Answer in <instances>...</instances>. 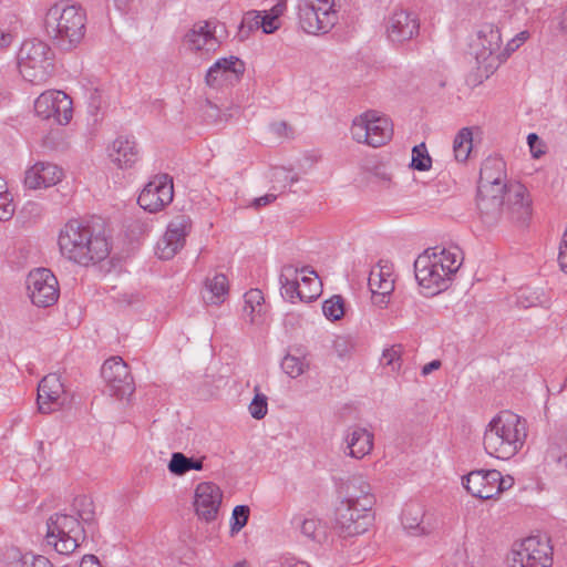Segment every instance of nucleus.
I'll use <instances>...</instances> for the list:
<instances>
[{
    "label": "nucleus",
    "instance_id": "nucleus-1",
    "mask_svg": "<svg viewBox=\"0 0 567 567\" xmlns=\"http://www.w3.org/2000/svg\"><path fill=\"white\" fill-rule=\"evenodd\" d=\"M58 244L62 256L81 266L100 262L110 254V245L104 234L79 219H71L64 225Z\"/></svg>",
    "mask_w": 567,
    "mask_h": 567
},
{
    "label": "nucleus",
    "instance_id": "nucleus-2",
    "mask_svg": "<svg viewBox=\"0 0 567 567\" xmlns=\"http://www.w3.org/2000/svg\"><path fill=\"white\" fill-rule=\"evenodd\" d=\"M506 163L502 157L488 156L480 171L476 205L481 220L488 227L495 226L502 216L505 203Z\"/></svg>",
    "mask_w": 567,
    "mask_h": 567
},
{
    "label": "nucleus",
    "instance_id": "nucleus-3",
    "mask_svg": "<svg viewBox=\"0 0 567 567\" xmlns=\"http://www.w3.org/2000/svg\"><path fill=\"white\" fill-rule=\"evenodd\" d=\"M44 30L56 47L70 51L76 48L85 35L86 12L78 3L56 2L45 13Z\"/></svg>",
    "mask_w": 567,
    "mask_h": 567
},
{
    "label": "nucleus",
    "instance_id": "nucleus-4",
    "mask_svg": "<svg viewBox=\"0 0 567 567\" xmlns=\"http://www.w3.org/2000/svg\"><path fill=\"white\" fill-rule=\"evenodd\" d=\"M526 437V420L505 411L491 420L484 433L483 444L491 456L509 460L519 452Z\"/></svg>",
    "mask_w": 567,
    "mask_h": 567
},
{
    "label": "nucleus",
    "instance_id": "nucleus-5",
    "mask_svg": "<svg viewBox=\"0 0 567 567\" xmlns=\"http://www.w3.org/2000/svg\"><path fill=\"white\" fill-rule=\"evenodd\" d=\"M54 53L42 40H25L18 52L19 72L25 81L44 83L54 71Z\"/></svg>",
    "mask_w": 567,
    "mask_h": 567
},
{
    "label": "nucleus",
    "instance_id": "nucleus-6",
    "mask_svg": "<svg viewBox=\"0 0 567 567\" xmlns=\"http://www.w3.org/2000/svg\"><path fill=\"white\" fill-rule=\"evenodd\" d=\"M87 536V526L74 515L55 513L47 520V543L61 555L74 553Z\"/></svg>",
    "mask_w": 567,
    "mask_h": 567
},
{
    "label": "nucleus",
    "instance_id": "nucleus-7",
    "mask_svg": "<svg viewBox=\"0 0 567 567\" xmlns=\"http://www.w3.org/2000/svg\"><path fill=\"white\" fill-rule=\"evenodd\" d=\"M351 134L359 143L380 147L391 140L393 127L388 117L378 115L377 111H368L353 121Z\"/></svg>",
    "mask_w": 567,
    "mask_h": 567
},
{
    "label": "nucleus",
    "instance_id": "nucleus-8",
    "mask_svg": "<svg viewBox=\"0 0 567 567\" xmlns=\"http://www.w3.org/2000/svg\"><path fill=\"white\" fill-rule=\"evenodd\" d=\"M414 275L419 286L431 296L446 289L451 280L440 259H436L435 248H427L417 256L414 261Z\"/></svg>",
    "mask_w": 567,
    "mask_h": 567
},
{
    "label": "nucleus",
    "instance_id": "nucleus-9",
    "mask_svg": "<svg viewBox=\"0 0 567 567\" xmlns=\"http://www.w3.org/2000/svg\"><path fill=\"white\" fill-rule=\"evenodd\" d=\"M27 289L32 303L37 307L53 306L60 296L59 282L48 268H37L29 272Z\"/></svg>",
    "mask_w": 567,
    "mask_h": 567
},
{
    "label": "nucleus",
    "instance_id": "nucleus-10",
    "mask_svg": "<svg viewBox=\"0 0 567 567\" xmlns=\"http://www.w3.org/2000/svg\"><path fill=\"white\" fill-rule=\"evenodd\" d=\"M101 375L112 396L123 400L130 398L135 391V383L128 365L121 357L105 360L101 368Z\"/></svg>",
    "mask_w": 567,
    "mask_h": 567
},
{
    "label": "nucleus",
    "instance_id": "nucleus-11",
    "mask_svg": "<svg viewBox=\"0 0 567 567\" xmlns=\"http://www.w3.org/2000/svg\"><path fill=\"white\" fill-rule=\"evenodd\" d=\"M34 112L42 120L66 125L72 118V101L62 91H47L34 101Z\"/></svg>",
    "mask_w": 567,
    "mask_h": 567
},
{
    "label": "nucleus",
    "instance_id": "nucleus-12",
    "mask_svg": "<svg viewBox=\"0 0 567 567\" xmlns=\"http://www.w3.org/2000/svg\"><path fill=\"white\" fill-rule=\"evenodd\" d=\"M173 178L168 174L155 175L142 189L137 203L150 213H157L172 203Z\"/></svg>",
    "mask_w": 567,
    "mask_h": 567
},
{
    "label": "nucleus",
    "instance_id": "nucleus-13",
    "mask_svg": "<svg viewBox=\"0 0 567 567\" xmlns=\"http://www.w3.org/2000/svg\"><path fill=\"white\" fill-rule=\"evenodd\" d=\"M192 229V220L186 215L175 216L167 225L166 231L156 244L155 254L162 260L172 259L185 245Z\"/></svg>",
    "mask_w": 567,
    "mask_h": 567
},
{
    "label": "nucleus",
    "instance_id": "nucleus-14",
    "mask_svg": "<svg viewBox=\"0 0 567 567\" xmlns=\"http://www.w3.org/2000/svg\"><path fill=\"white\" fill-rule=\"evenodd\" d=\"M419 16L408 9H395L385 20V33L393 44H403L419 35Z\"/></svg>",
    "mask_w": 567,
    "mask_h": 567
},
{
    "label": "nucleus",
    "instance_id": "nucleus-15",
    "mask_svg": "<svg viewBox=\"0 0 567 567\" xmlns=\"http://www.w3.org/2000/svg\"><path fill=\"white\" fill-rule=\"evenodd\" d=\"M337 526L344 537L363 534L372 524L371 511H363L358 504L341 502L336 513Z\"/></svg>",
    "mask_w": 567,
    "mask_h": 567
},
{
    "label": "nucleus",
    "instance_id": "nucleus-16",
    "mask_svg": "<svg viewBox=\"0 0 567 567\" xmlns=\"http://www.w3.org/2000/svg\"><path fill=\"white\" fill-rule=\"evenodd\" d=\"M245 70V63L238 56L220 58L207 70L205 83L214 89L234 85L240 81Z\"/></svg>",
    "mask_w": 567,
    "mask_h": 567
},
{
    "label": "nucleus",
    "instance_id": "nucleus-17",
    "mask_svg": "<svg viewBox=\"0 0 567 567\" xmlns=\"http://www.w3.org/2000/svg\"><path fill=\"white\" fill-rule=\"evenodd\" d=\"M223 493L213 482L199 483L195 489L194 507L197 516L206 522L216 519Z\"/></svg>",
    "mask_w": 567,
    "mask_h": 567
},
{
    "label": "nucleus",
    "instance_id": "nucleus-18",
    "mask_svg": "<svg viewBox=\"0 0 567 567\" xmlns=\"http://www.w3.org/2000/svg\"><path fill=\"white\" fill-rule=\"evenodd\" d=\"M64 386L60 375L50 373L45 375L38 385V409L41 413H51L63 404L61 401L64 394Z\"/></svg>",
    "mask_w": 567,
    "mask_h": 567
},
{
    "label": "nucleus",
    "instance_id": "nucleus-19",
    "mask_svg": "<svg viewBox=\"0 0 567 567\" xmlns=\"http://www.w3.org/2000/svg\"><path fill=\"white\" fill-rule=\"evenodd\" d=\"M509 218L519 225H526L532 217V200L522 184H509L505 192Z\"/></svg>",
    "mask_w": 567,
    "mask_h": 567
},
{
    "label": "nucleus",
    "instance_id": "nucleus-20",
    "mask_svg": "<svg viewBox=\"0 0 567 567\" xmlns=\"http://www.w3.org/2000/svg\"><path fill=\"white\" fill-rule=\"evenodd\" d=\"M322 20H317L313 2L310 0H300L298 3V18L301 29L309 34L327 33L338 21V17L331 13L321 12Z\"/></svg>",
    "mask_w": 567,
    "mask_h": 567
},
{
    "label": "nucleus",
    "instance_id": "nucleus-21",
    "mask_svg": "<svg viewBox=\"0 0 567 567\" xmlns=\"http://www.w3.org/2000/svg\"><path fill=\"white\" fill-rule=\"evenodd\" d=\"M499 480L501 472L497 470H477L463 477V486L474 497L491 499L494 497V485Z\"/></svg>",
    "mask_w": 567,
    "mask_h": 567
},
{
    "label": "nucleus",
    "instance_id": "nucleus-22",
    "mask_svg": "<svg viewBox=\"0 0 567 567\" xmlns=\"http://www.w3.org/2000/svg\"><path fill=\"white\" fill-rule=\"evenodd\" d=\"M63 177V171L55 164L38 162L25 172L24 185L29 189L48 188L58 184Z\"/></svg>",
    "mask_w": 567,
    "mask_h": 567
},
{
    "label": "nucleus",
    "instance_id": "nucleus-23",
    "mask_svg": "<svg viewBox=\"0 0 567 567\" xmlns=\"http://www.w3.org/2000/svg\"><path fill=\"white\" fill-rule=\"evenodd\" d=\"M298 272L299 269L292 265H285L282 267L279 276L281 296L291 302H295V299H299L302 302H311L316 300L319 296L318 289H315L313 291L310 290L309 293H305L299 286Z\"/></svg>",
    "mask_w": 567,
    "mask_h": 567
},
{
    "label": "nucleus",
    "instance_id": "nucleus-24",
    "mask_svg": "<svg viewBox=\"0 0 567 567\" xmlns=\"http://www.w3.org/2000/svg\"><path fill=\"white\" fill-rule=\"evenodd\" d=\"M111 161L118 168H131L140 161V150L133 136H118L109 148Z\"/></svg>",
    "mask_w": 567,
    "mask_h": 567
},
{
    "label": "nucleus",
    "instance_id": "nucleus-25",
    "mask_svg": "<svg viewBox=\"0 0 567 567\" xmlns=\"http://www.w3.org/2000/svg\"><path fill=\"white\" fill-rule=\"evenodd\" d=\"M344 499L350 504H358L363 511H372L375 503L370 484L362 476H352L343 485Z\"/></svg>",
    "mask_w": 567,
    "mask_h": 567
},
{
    "label": "nucleus",
    "instance_id": "nucleus-26",
    "mask_svg": "<svg viewBox=\"0 0 567 567\" xmlns=\"http://www.w3.org/2000/svg\"><path fill=\"white\" fill-rule=\"evenodd\" d=\"M184 41L190 50L205 51L206 53L215 52L219 47L215 31L209 29L208 22L196 23L185 34Z\"/></svg>",
    "mask_w": 567,
    "mask_h": 567
},
{
    "label": "nucleus",
    "instance_id": "nucleus-27",
    "mask_svg": "<svg viewBox=\"0 0 567 567\" xmlns=\"http://www.w3.org/2000/svg\"><path fill=\"white\" fill-rule=\"evenodd\" d=\"M347 447L351 457L362 458L373 447V434L360 426L350 427L347 435Z\"/></svg>",
    "mask_w": 567,
    "mask_h": 567
},
{
    "label": "nucleus",
    "instance_id": "nucleus-28",
    "mask_svg": "<svg viewBox=\"0 0 567 567\" xmlns=\"http://www.w3.org/2000/svg\"><path fill=\"white\" fill-rule=\"evenodd\" d=\"M228 279L224 274H216L213 278L205 281V291L203 299L206 303L220 305L228 295Z\"/></svg>",
    "mask_w": 567,
    "mask_h": 567
},
{
    "label": "nucleus",
    "instance_id": "nucleus-29",
    "mask_svg": "<svg viewBox=\"0 0 567 567\" xmlns=\"http://www.w3.org/2000/svg\"><path fill=\"white\" fill-rule=\"evenodd\" d=\"M73 511L82 524L87 526L90 536L94 538L97 532V525L95 520L94 503L91 497L86 495L76 496L73 501Z\"/></svg>",
    "mask_w": 567,
    "mask_h": 567
},
{
    "label": "nucleus",
    "instance_id": "nucleus-30",
    "mask_svg": "<svg viewBox=\"0 0 567 567\" xmlns=\"http://www.w3.org/2000/svg\"><path fill=\"white\" fill-rule=\"evenodd\" d=\"M520 547H525L527 551L532 553L540 563L547 567L553 565V547L549 545V539H544L539 536H530L520 543Z\"/></svg>",
    "mask_w": 567,
    "mask_h": 567
},
{
    "label": "nucleus",
    "instance_id": "nucleus-31",
    "mask_svg": "<svg viewBox=\"0 0 567 567\" xmlns=\"http://www.w3.org/2000/svg\"><path fill=\"white\" fill-rule=\"evenodd\" d=\"M480 44L482 45L484 55L487 53L492 55L496 53L502 43V37L498 28L492 23H487L482 25V28L477 32Z\"/></svg>",
    "mask_w": 567,
    "mask_h": 567
},
{
    "label": "nucleus",
    "instance_id": "nucleus-32",
    "mask_svg": "<svg viewBox=\"0 0 567 567\" xmlns=\"http://www.w3.org/2000/svg\"><path fill=\"white\" fill-rule=\"evenodd\" d=\"M204 458L188 457L182 452H174L168 463V471L177 476L186 474L190 470L202 471Z\"/></svg>",
    "mask_w": 567,
    "mask_h": 567
},
{
    "label": "nucleus",
    "instance_id": "nucleus-33",
    "mask_svg": "<svg viewBox=\"0 0 567 567\" xmlns=\"http://www.w3.org/2000/svg\"><path fill=\"white\" fill-rule=\"evenodd\" d=\"M434 248L436 259H440L446 275L451 279V277L458 270L462 265L463 257L461 250L457 247L451 249L440 247Z\"/></svg>",
    "mask_w": 567,
    "mask_h": 567
},
{
    "label": "nucleus",
    "instance_id": "nucleus-34",
    "mask_svg": "<svg viewBox=\"0 0 567 567\" xmlns=\"http://www.w3.org/2000/svg\"><path fill=\"white\" fill-rule=\"evenodd\" d=\"M244 316L249 317L251 323L257 322V317L264 311V295L259 289H250L244 296Z\"/></svg>",
    "mask_w": 567,
    "mask_h": 567
},
{
    "label": "nucleus",
    "instance_id": "nucleus-35",
    "mask_svg": "<svg viewBox=\"0 0 567 567\" xmlns=\"http://www.w3.org/2000/svg\"><path fill=\"white\" fill-rule=\"evenodd\" d=\"M472 132L468 127H463L455 136L453 142V150L455 158L464 162L468 158L472 150Z\"/></svg>",
    "mask_w": 567,
    "mask_h": 567
},
{
    "label": "nucleus",
    "instance_id": "nucleus-36",
    "mask_svg": "<svg viewBox=\"0 0 567 567\" xmlns=\"http://www.w3.org/2000/svg\"><path fill=\"white\" fill-rule=\"evenodd\" d=\"M508 567H547L540 563L532 553L527 551L525 547L515 548L512 550L508 558Z\"/></svg>",
    "mask_w": 567,
    "mask_h": 567
},
{
    "label": "nucleus",
    "instance_id": "nucleus-37",
    "mask_svg": "<svg viewBox=\"0 0 567 567\" xmlns=\"http://www.w3.org/2000/svg\"><path fill=\"white\" fill-rule=\"evenodd\" d=\"M422 517L421 507L416 504H410L402 512V524L405 529L424 533V528L421 527Z\"/></svg>",
    "mask_w": 567,
    "mask_h": 567
},
{
    "label": "nucleus",
    "instance_id": "nucleus-38",
    "mask_svg": "<svg viewBox=\"0 0 567 567\" xmlns=\"http://www.w3.org/2000/svg\"><path fill=\"white\" fill-rule=\"evenodd\" d=\"M357 339L350 334L337 336L333 340V351L341 359H350L357 348Z\"/></svg>",
    "mask_w": 567,
    "mask_h": 567
},
{
    "label": "nucleus",
    "instance_id": "nucleus-39",
    "mask_svg": "<svg viewBox=\"0 0 567 567\" xmlns=\"http://www.w3.org/2000/svg\"><path fill=\"white\" fill-rule=\"evenodd\" d=\"M308 367L309 364L305 358L289 353L286 354L281 361L282 371L293 379L301 375L308 369Z\"/></svg>",
    "mask_w": 567,
    "mask_h": 567
},
{
    "label": "nucleus",
    "instance_id": "nucleus-40",
    "mask_svg": "<svg viewBox=\"0 0 567 567\" xmlns=\"http://www.w3.org/2000/svg\"><path fill=\"white\" fill-rule=\"evenodd\" d=\"M9 558L18 560L22 565L30 564V567H53V564L44 556L41 555H22L18 548H11L8 550Z\"/></svg>",
    "mask_w": 567,
    "mask_h": 567
},
{
    "label": "nucleus",
    "instance_id": "nucleus-41",
    "mask_svg": "<svg viewBox=\"0 0 567 567\" xmlns=\"http://www.w3.org/2000/svg\"><path fill=\"white\" fill-rule=\"evenodd\" d=\"M380 362L390 367L392 372H399L402 365V346L393 344L383 350Z\"/></svg>",
    "mask_w": 567,
    "mask_h": 567
},
{
    "label": "nucleus",
    "instance_id": "nucleus-42",
    "mask_svg": "<svg viewBox=\"0 0 567 567\" xmlns=\"http://www.w3.org/2000/svg\"><path fill=\"white\" fill-rule=\"evenodd\" d=\"M323 315L331 321L340 320L344 316V300L340 295H334L322 305Z\"/></svg>",
    "mask_w": 567,
    "mask_h": 567
},
{
    "label": "nucleus",
    "instance_id": "nucleus-43",
    "mask_svg": "<svg viewBox=\"0 0 567 567\" xmlns=\"http://www.w3.org/2000/svg\"><path fill=\"white\" fill-rule=\"evenodd\" d=\"M432 158L427 153L426 146L424 143L415 145L412 148V162L411 167L413 169L424 172L431 167Z\"/></svg>",
    "mask_w": 567,
    "mask_h": 567
},
{
    "label": "nucleus",
    "instance_id": "nucleus-44",
    "mask_svg": "<svg viewBox=\"0 0 567 567\" xmlns=\"http://www.w3.org/2000/svg\"><path fill=\"white\" fill-rule=\"evenodd\" d=\"M392 275V266L389 262L382 264V261H380L370 271L368 280L369 289L372 291L375 288H379L380 284L383 282L386 278L391 277Z\"/></svg>",
    "mask_w": 567,
    "mask_h": 567
},
{
    "label": "nucleus",
    "instance_id": "nucleus-45",
    "mask_svg": "<svg viewBox=\"0 0 567 567\" xmlns=\"http://www.w3.org/2000/svg\"><path fill=\"white\" fill-rule=\"evenodd\" d=\"M260 14L261 13L256 10L248 11L244 14L238 32L240 40L247 39L252 31L260 29Z\"/></svg>",
    "mask_w": 567,
    "mask_h": 567
},
{
    "label": "nucleus",
    "instance_id": "nucleus-46",
    "mask_svg": "<svg viewBox=\"0 0 567 567\" xmlns=\"http://www.w3.org/2000/svg\"><path fill=\"white\" fill-rule=\"evenodd\" d=\"M250 509L247 505H237L233 509L230 518V534L235 535L240 532L247 524Z\"/></svg>",
    "mask_w": 567,
    "mask_h": 567
},
{
    "label": "nucleus",
    "instance_id": "nucleus-47",
    "mask_svg": "<svg viewBox=\"0 0 567 567\" xmlns=\"http://www.w3.org/2000/svg\"><path fill=\"white\" fill-rule=\"evenodd\" d=\"M204 115L207 121L219 123L223 121L227 122L230 117L234 116V113H223L216 104L207 100L204 105Z\"/></svg>",
    "mask_w": 567,
    "mask_h": 567
},
{
    "label": "nucleus",
    "instance_id": "nucleus-48",
    "mask_svg": "<svg viewBox=\"0 0 567 567\" xmlns=\"http://www.w3.org/2000/svg\"><path fill=\"white\" fill-rule=\"evenodd\" d=\"M268 411L267 396L261 393H256L251 403L249 404V413L256 420L265 417Z\"/></svg>",
    "mask_w": 567,
    "mask_h": 567
},
{
    "label": "nucleus",
    "instance_id": "nucleus-49",
    "mask_svg": "<svg viewBox=\"0 0 567 567\" xmlns=\"http://www.w3.org/2000/svg\"><path fill=\"white\" fill-rule=\"evenodd\" d=\"M540 302L539 296L530 292L528 288L519 289L517 293V303L524 308L537 306Z\"/></svg>",
    "mask_w": 567,
    "mask_h": 567
},
{
    "label": "nucleus",
    "instance_id": "nucleus-50",
    "mask_svg": "<svg viewBox=\"0 0 567 567\" xmlns=\"http://www.w3.org/2000/svg\"><path fill=\"white\" fill-rule=\"evenodd\" d=\"M259 22L262 32L266 34L274 33L279 29V20L270 16L267 11H265V14H260Z\"/></svg>",
    "mask_w": 567,
    "mask_h": 567
},
{
    "label": "nucleus",
    "instance_id": "nucleus-51",
    "mask_svg": "<svg viewBox=\"0 0 567 567\" xmlns=\"http://www.w3.org/2000/svg\"><path fill=\"white\" fill-rule=\"evenodd\" d=\"M14 214V205L12 204V199L10 195H4L0 197V220L7 221L11 219Z\"/></svg>",
    "mask_w": 567,
    "mask_h": 567
},
{
    "label": "nucleus",
    "instance_id": "nucleus-52",
    "mask_svg": "<svg viewBox=\"0 0 567 567\" xmlns=\"http://www.w3.org/2000/svg\"><path fill=\"white\" fill-rule=\"evenodd\" d=\"M319 522L313 518L301 520V533L310 539H317Z\"/></svg>",
    "mask_w": 567,
    "mask_h": 567
},
{
    "label": "nucleus",
    "instance_id": "nucleus-53",
    "mask_svg": "<svg viewBox=\"0 0 567 567\" xmlns=\"http://www.w3.org/2000/svg\"><path fill=\"white\" fill-rule=\"evenodd\" d=\"M527 144L529 146L533 157L538 158L540 155L544 154V151L540 148L543 142L536 133H529L527 135Z\"/></svg>",
    "mask_w": 567,
    "mask_h": 567
},
{
    "label": "nucleus",
    "instance_id": "nucleus-54",
    "mask_svg": "<svg viewBox=\"0 0 567 567\" xmlns=\"http://www.w3.org/2000/svg\"><path fill=\"white\" fill-rule=\"evenodd\" d=\"M558 262L560 269L567 274V227L563 234L561 241L559 245Z\"/></svg>",
    "mask_w": 567,
    "mask_h": 567
},
{
    "label": "nucleus",
    "instance_id": "nucleus-55",
    "mask_svg": "<svg viewBox=\"0 0 567 567\" xmlns=\"http://www.w3.org/2000/svg\"><path fill=\"white\" fill-rule=\"evenodd\" d=\"M394 290V279L391 277L386 278L383 282L380 284L379 288H375L371 292H377V297L379 296H391Z\"/></svg>",
    "mask_w": 567,
    "mask_h": 567
},
{
    "label": "nucleus",
    "instance_id": "nucleus-56",
    "mask_svg": "<svg viewBox=\"0 0 567 567\" xmlns=\"http://www.w3.org/2000/svg\"><path fill=\"white\" fill-rule=\"evenodd\" d=\"M101 93L99 90H93L91 93H90V97H89V111L91 114H96L99 111H100V107H101Z\"/></svg>",
    "mask_w": 567,
    "mask_h": 567
},
{
    "label": "nucleus",
    "instance_id": "nucleus-57",
    "mask_svg": "<svg viewBox=\"0 0 567 567\" xmlns=\"http://www.w3.org/2000/svg\"><path fill=\"white\" fill-rule=\"evenodd\" d=\"M513 477L512 476H506L504 477L502 474H501V480L498 482H496V484L494 485V497L499 495L501 493H503L504 491L508 489L509 487H512L513 485Z\"/></svg>",
    "mask_w": 567,
    "mask_h": 567
},
{
    "label": "nucleus",
    "instance_id": "nucleus-58",
    "mask_svg": "<svg viewBox=\"0 0 567 567\" xmlns=\"http://www.w3.org/2000/svg\"><path fill=\"white\" fill-rule=\"evenodd\" d=\"M527 38H528L527 31L520 32L519 34L516 35V38L512 39L507 43V50L515 51L516 49H518L519 45H522L527 40Z\"/></svg>",
    "mask_w": 567,
    "mask_h": 567
},
{
    "label": "nucleus",
    "instance_id": "nucleus-59",
    "mask_svg": "<svg viewBox=\"0 0 567 567\" xmlns=\"http://www.w3.org/2000/svg\"><path fill=\"white\" fill-rule=\"evenodd\" d=\"M280 567H310V565L303 560H298L295 557H287L280 561Z\"/></svg>",
    "mask_w": 567,
    "mask_h": 567
},
{
    "label": "nucleus",
    "instance_id": "nucleus-60",
    "mask_svg": "<svg viewBox=\"0 0 567 567\" xmlns=\"http://www.w3.org/2000/svg\"><path fill=\"white\" fill-rule=\"evenodd\" d=\"M275 199H276V195H274V194H266L264 196L255 198L254 202H252V206L255 208H260L262 206H266V205L272 203Z\"/></svg>",
    "mask_w": 567,
    "mask_h": 567
},
{
    "label": "nucleus",
    "instance_id": "nucleus-61",
    "mask_svg": "<svg viewBox=\"0 0 567 567\" xmlns=\"http://www.w3.org/2000/svg\"><path fill=\"white\" fill-rule=\"evenodd\" d=\"M80 567H103V566L101 565V563L96 556L85 555L80 563Z\"/></svg>",
    "mask_w": 567,
    "mask_h": 567
},
{
    "label": "nucleus",
    "instance_id": "nucleus-62",
    "mask_svg": "<svg viewBox=\"0 0 567 567\" xmlns=\"http://www.w3.org/2000/svg\"><path fill=\"white\" fill-rule=\"evenodd\" d=\"M286 10V2L280 1L277 4H275L270 11H267L270 16L275 17L277 20H279V17L282 16V13Z\"/></svg>",
    "mask_w": 567,
    "mask_h": 567
},
{
    "label": "nucleus",
    "instance_id": "nucleus-63",
    "mask_svg": "<svg viewBox=\"0 0 567 567\" xmlns=\"http://www.w3.org/2000/svg\"><path fill=\"white\" fill-rule=\"evenodd\" d=\"M441 367V361L440 360H433L429 363H426L425 365H423L422 368V374L423 375H427L430 374L431 372L440 369Z\"/></svg>",
    "mask_w": 567,
    "mask_h": 567
},
{
    "label": "nucleus",
    "instance_id": "nucleus-64",
    "mask_svg": "<svg viewBox=\"0 0 567 567\" xmlns=\"http://www.w3.org/2000/svg\"><path fill=\"white\" fill-rule=\"evenodd\" d=\"M12 34L0 29V49L8 48L12 42Z\"/></svg>",
    "mask_w": 567,
    "mask_h": 567
}]
</instances>
